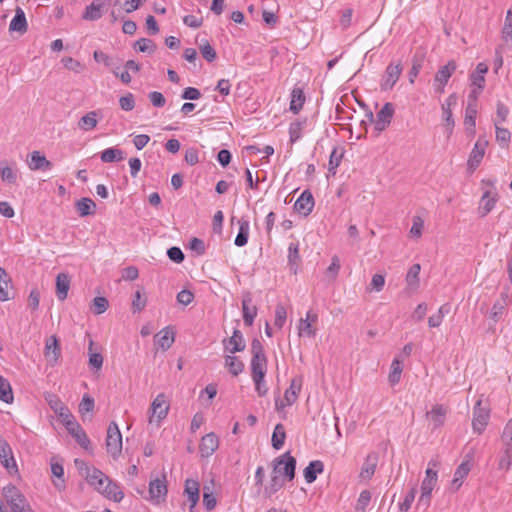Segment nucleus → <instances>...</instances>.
<instances>
[{
    "label": "nucleus",
    "mask_w": 512,
    "mask_h": 512,
    "mask_svg": "<svg viewBox=\"0 0 512 512\" xmlns=\"http://www.w3.org/2000/svg\"><path fill=\"white\" fill-rule=\"evenodd\" d=\"M251 354L252 378H265L267 372V357L262 343L256 338L251 342Z\"/></svg>",
    "instance_id": "obj_1"
},
{
    "label": "nucleus",
    "mask_w": 512,
    "mask_h": 512,
    "mask_svg": "<svg viewBox=\"0 0 512 512\" xmlns=\"http://www.w3.org/2000/svg\"><path fill=\"white\" fill-rule=\"evenodd\" d=\"M2 493L12 512H33L26 498L15 485L5 486Z\"/></svg>",
    "instance_id": "obj_2"
},
{
    "label": "nucleus",
    "mask_w": 512,
    "mask_h": 512,
    "mask_svg": "<svg viewBox=\"0 0 512 512\" xmlns=\"http://www.w3.org/2000/svg\"><path fill=\"white\" fill-rule=\"evenodd\" d=\"M296 459L290 452H285L281 456L273 460V474L282 476L288 481H292L295 477Z\"/></svg>",
    "instance_id": "obj_3"
},
{
    "label": "nucleus",
    "mask_w": 512,
    "mask_h": 512,
    "mask_svg": "<svg viewBox=\"0 0 512 512\" xmlns=\"http://www.w3.org/2000/svg\"><path fill=\"white\" fill-rule=\"evenodd\" d=\"M106 449L113 459H117L122 451V435L114 421L109 424L107 429Z\"/></svg>",
    "instance_id": "obj_4"
},
{
    "label": "nucleus",
    "mask_w": 512,
    "mask_h": 512,
    "mask_svg": "<svg viewBox=\"0 0 512 512\" xmlns=\"http://www.w3.org/2000/svg\"><path fill=\"white\" fill-rule=\"evenodd\" d=\"M393 114H394V106L392 103L387 102L383 105L381 110L376 114V119H374V115H373L372 111H368L366 113V117L369 122L374 123L376 131L382 132L390 124Z\"/></svg>",
    "instance_id": "obj_5"
},
{
    "label": "nucleus",
    "mask_w": 512,
    "mask_h": 512,
    "mask_svg": "<svg viewBox=\"0 0 512 512\" xmlns=\"http://www.w3.org/2000/svg\"><path fill=\"white\" fill-rule=\"evenodd\" d=\"M91 485L106 498L114 500L115 502H120L124 497L120 486L113 482L108 476H106V480H101V484L98 482V479H96V483H91Z\"/></svg>",
    "instance_id": "obj_6"
},
{
    "label": "nucleus",
    "mask_w": 512,
    "mask_h": 512,
    "mask_svg": "<svg viewBox=\"0 0 512 512\" xmlns=\"http://www.w3.org/2000/svg\"><path fill=\"white\" fill-rule=\"evenodd\" d=\"M457 64L454 60H450L446 65L439 68L433 80V87L436 93H443L450 77L456 71Z\"/></svg>",
    "instance_id": "obj_7"
},
{
    "label": "nucleus",
    "mask_w": 512,
    "mask_h": 512,
    "mask_svg": "<svg viewBox=\"0 0 512 512\" xmlns=\"http://www.w3.org/2000/svg\"><path fill=\"white\" fill-rule=\"evenodd\" d=\"M169 411V404L166 401V396L163 393L158 394L151 403L149 422L157 423L166 418Z\"/></svg>",
    "instance_id": "obj_8"
},
{
    "label": "nucleus",
    "mask_w": 512,
    "mask_h": 512,
    "mask_svg": "<svg viewBox=\"0 0 512 512\" xmlns=\"http://www.w3.org/2000/svg\"><path fill=\"white\" fill-rule=\"evenodd\" d=\"M403 67L401 63H390L385 70V73L380 84L382 91L392 90L402 74Z\"/></svg>",
    "instance_id": "obj_9"
},
{
    "label": "nucleus",
    "mask_w": 512,
    "mask_h": 512,
    "mask_svg": "<svg viewBox=\"0 0 512 512\" xmlns=\"http://www.w3.org/2000/svg\"><path fill=\"white\" fill-rule=\"evenodd\" d=\"M303 379L301 376L295 377L291 380L290 386L284 393V400L276 401V408L278 410L285 406H291L298 398V394L302 388Z\"/></svg>",
    "instance_id": "obj_10"
},
{
    "label": "nucleus",
    "mask_w": 512,
    "mask_h": 512,
    "mask_svg": "<svg viewBox=\"0 0 512 512\" xmlns=\"http://www.w3.org/2000/svg\"><path fill=\"white\" fill-rule=\"evenodd\" d=\"M0 462L9 474L12 475L18 472V467L13 457L12 449L2 436H0Z\"/></svg>",
    "instance_id": "obj_11"
},
{
    "label": "nucleus",
    "mask_w": 512,
    "mask_h": 512,
    "mask_svg": "<svg viewBox=\"0 0 512 512\" xmlns=\"http://www.w3.org/2000/svg\"><path fill=\"white\" fill-rule=\"evenodd\" d=\"M489 416H490L489 409L482 407L481 400H478L474 407L473 420H472L473 430L475 432H477L478 434H481L488 424Z\"/></svg>",
    "instance_id": "obj_12"
},
{
    "label": "nucleus",
    "mask_w": 512,
    "mask_h": 512,
    "mask_svg": "<svg viewBox=\"0 0 512 512\" xmlns=\"http://www.w3.org/2000/svg\"><path fill=\"white\" fill-rule=\"evenodd\" d=\"M76 468L81 473L82 476L85 477L86 481L91 485V483H96V479L101 483V480H106V475L99 469L93 467L90 468L87 463L80 459H75L74 461Z\"/></svg>",
    "instance_id": "obj_13"
},
{
    "label": "nucleus",
    "mask_w": 512,
    "mask_h": 512,
    "mask_svg": "<svg viewBox=\"0 0 512 512\" xmlns=\"http://www.w3.org/2000/svg\"><path fill=\"white\" fill-rule=\"evenodd\" d=\"M487 146H488V141L483 138H479L476 141V143L470 153L468 162H467L468 168L471 171H474L481 163V161L485 155V150H486Z\"/></svg>",
    "instance_id": "obj_14"
},
{
    "label": "nucleus",
    "mask_w": 512,
    "mask_h": 512,
    "mask_svg": "<svg viewBox=\"0 0 512 512\" xmlns=\"http://www.w3.org/2000/svg\"><path fill=\"white\" fill-rule=\"evenodd\" d=\"M149 498L157 503L164 500L167 495L166 477L163 475L162 479L156 478L149 483L148 490Z\"/></svg>",
    "instance_id": "obj_15"
},
{
    "label": "nucleus",
    "mask_w": 512,
    "mask_h": 512,
    "mask_svg": "<svg viewBox=\"0 0 512 512\" xmlns=\"http://www.w3.org/2000/svg\"><path fill=\"white\" fill-rule=\"evenodd\" d=\"M51 465V473L53 477L56 479L53 480V484L57 490L62 491L66 487V482L64 479V468L63 461L57 456H53L50 460Z\"/></svg>",
    "instance_id": "obj_16"
},
{
    "label": "nucleus",
    "mask_w": 512,
    "mask_h": 512,
    "mask_svg": "<svg viewBox=\"0 0 512 512\" xmlns=\"http://www.w3.org/2000/svg\"><path fill=\"white\" fill-rule=\"evenodd\" d=\"M457 95L455 93L451 94L445 102L442 104V113L443 120L445 122L446 129L448 134H451L455 125V121L452 114V107L457 104Z\"/></svg>",
    "instance_id": "obj_17"
},
{
    "label": "nucleus",
    "mask_w": 512,
    "mask_h": 512,
    "mask_svg": "<svg viewBox=\"0 0 512 512\" xmlns=\"http://www.w3.org/2000/svg\"><path fill=\"white\" fill-rule=\"evenodd\" d=\"M314 198L309 190H305L294 204V209L303 216H308L314 207Z\"/></svg>",
    "instance_id": "obj_18"
},
{
    "label": "nucleus",
    "mask_w": 512,
    "mask_h": 512,
    "mask_svg": "<svg viewBox=\"0 0 512 512\" xmlns=\"http://www.w3.org/2000/svg\"><path fill=\"white\" fill-rule=\"evenodd\" d=\"M44 355L51 365H55L61 355L58 339L55 335L50 336L45 343Z\"/></svg>",
    "instance_id": "obj_19"
},
{
    "label": "nucleus",
    "mask_w": 512,
    "mask_h": 512,
    "mask_svg": "<svg viewBox=\"0 0 512 512\" xmlns=\"http://www.w3.org/2000/svg\"><path fill=\"white\" fill-rule=\"evenodd\" d=\"M219 446V440L215 433L211 432L202 437L199 450L202 457L211 456Z\"/></svg>",
    "instance_id": "obj_20"
},
{
    "label": "nucleus",
    "mask_w": 512,
    "mask_h": 512,
    "mask_svg": "<svg viewBox=\"0 0 512 512\" xmlns=\"http://www.w3.org/2000/svg\"><path fill=\"white\" fill-rule=\"evenodd\" d=\"M243 321L246 326H252L257 316V307L252 305V297L248 292L243 296L242 300Z\"/></svg>",
    "instance_id": "obj_21"
},
{
    "label": "nucleus",
    "mask_w": 512,
    "mask_h": 512,
    "mask_svg": "<svg viewBox=\"0 0 512 512\" xmlns=\"http://www.w3.org/2000/svg\"><path fill=\"white\" fill-rule=\"evenodd\" d=\"M66 429L75 438V440L80 446H82L85 449L88 448L90 440L77 421L74 420L72 422L66 423Z\"/></svg>",
    "instance_id": "obj_22"
},
{
    "label": "nucleus",
    "mask_w": 512,
    "mask_h": 512,
    "mask_svg": "<svg viewBox=\"0 0 512 512\" xmlns=\"http://www.w3.org/2000/svg\"><path fill=\"white\" fill-rule=\"evenodd\" d=\"M224 345L231 354L243 351L246 345L242 332L235 329L233 335L228 340H224Z\"/></svg>",
    "instance_id": "obj_23"
},
{
    "label": "nucleus",
    "mask_w": 512,
    "mask_h": 512,
    "mask_svg": "<svg viewBox=\"0 0 512 512\" xmlns=\"http://www.w3.org/2000/svg\"><path fill=\"white\" fill-rule=\"evenodd\" d=\"M378 454L373 452L367 455L360 471V478L364 480H369L375 473L377 464H378Z\"/></svg>",
    "instance_id": "obj_24"
},
{
    "label": "nucleus",
    "mask_w": 512,
    "mask_h": 512,
    "mask_svg": "<svg viewBox=\"0 0 512 512\" xmlns=\"http://www.w3.org/2000/svg\"><path fill=\"white\" fill-rule=\"evenodd\" d=\"M446 412V409L442 405H435L426 413V417L432 423V429H437L444 424Z\"/></svg>",
    "instance_id": "obj_25"
},
{
    "label": "nucleus",
    "mask_w": 512,
    "mask_h": 512,
    "mask_svg": "<svg viewBox=\"0 0 512 512\" xmlns=\"http://www.w3.org/2000/svg\"><path fill=\"white\" fill-rule=\"evenodd\" d=\"M476 116L477 105H474L473 102L467 103V107L465 110L464 125L469 135L475 134Z\"/></svg>",
    "instance_id": "obj_26"
},
{
    "label": "nucleus",
    "mask_w": 512,
    "mask_h": 512,
    "mask_svg": "<svg viewBox=\"0 0 512 512\" xmlns=\"http://www.w3.org/2000/svg\"><path fill=\"white\" fill-rule=\"evenodd\" d=\"M11 278L6 270L0 267V301H8L13 298L10 295V289H12Z\"/></svg>",
    "instance_id": "obj_27"
},
{
    "label": "nucleus",
    "mask_w": 512,
    "mask_h": 512,
    "mask_svg": "<svg viewBox=\"0 0 512 512\" xmlns=\"http://www.w3.org/2000/svg\"><path fill=\"white\" fill-rule=\"evenodd\" d=\"M28 166L31 170H49L52 167V163L39 151H34L31 153Z\"/></svg>",
    "instance_id": "obj_28"
},
{
    "label": "nucleus",
    "mask_w": 512,
    "mask_h": 512,
    "mask_svg": "<svg viewBox=\"0 0 512 512\" xmlns=\"http://www.w3.org/2000/svg\"><path fill=\"white\" fill-rule=\"evenodd\" d=\"M70 288V277L66 273H59L56 277V295L59 300L63 301L67 298Z\"/></svg>",
    "instance_id": "obj_29"
},
{
    "label": "nucleus",
    "mask_w": 512,
    "mask_h": 512,
    "mask_svg": "<svg viewBox=\"0 0 512 512\" xmlns=\"http://www.w3.org/2000/svg\"><path fill=\"white\" fill-rule=\"evenodd\" d=\"M488 72V66L485 63H478L476 70L470 75L471 84L479 90L485 87V74Z\"/></svg>",
    "instance_id": "obj_30"
},
{
    "label": "nucleus",
    "mask_w": 512,
    "mask_h": 512,
    "mask_svg": "<svg viewBox=\"0 0 512 512\" xmlns=\"http://www.w3.org/2000/svg\"><path fill=\"white\" fill-rule=\"evenodd\" d=\"M9 30L20 33H25L27 31V21L25 13L20 7H17V9L15 10V16L10 22Z\"/></svg>",
    "instance_id": "obj_31"
},
{
    "label": "nucleus",
    "mask_w": 512,
    "mask_h": 512,
    "mask_svg": "<svg viewBox=\"0 0 512 512\" xmlns=\"http://www.w3.org/2000/svg\"><path fill=\"white\" fill-rule=\"evenodd\" d=\"M324 471V464L320 460H314L304 469V478L307 483H313L318 474Z\"/></svg>",
    "instance_id": "obj_32"
},
{
    "label": "nucleus",
    "mask_w": 512,
    "mask_h": 512,
    "mask_svg": "<svg viewBox=\"0 0 512 512\" xmlns=\"http://www.w3.org/2000/svg\"><path fill=\"white\" fill-rule=\"evenodd\" d=\"M184 493L191 502V508L195 507L199 501V482L193 479L185 481Z\"/></svg>",
    "instance_id": "obj_33"
},
{
    "label": "nucleus",
    "mask_w": 512,
    "mask_h": 512,
    "mask_svg": "<svg viewBox=\"0 0 512 512\" xmlns=\"http://www.w3.org/2000/svg\"><path fill=\"white\" fill-rule=\"evenodd\" d=\"M497 202L496 195L491 196L490 191H486L480 200V205L478 208V213L481 217H485L488 213L492 211L495 204Z\"/></svg>",
    "instance_id": "obj_34"
},
{
    "label": "nucleus",
    "mask_w": 512,
    "mask_h": 512,
    "mask_svg": "<svg viewBox=\"0 0 512 512\" xmlns=\"http://www.w3.org/2000/svg\"><path fill=\"white\" fill-rule=\"evenodd\" d=\"M425 53L423 51H416L412 58V67L409 71V82L411 84L414 83L415 78L418 76L424 62Z\"/></svg>",
    "instance_id": "obj_35"
},
{
    "label": "nucleus",
    "mask_w": 512,
    "mask_h": 512,
    "mask_svg": "<svg viewBox=\"0 0 512 512\" xmlns=\"http://www.w3.org/2000/svg\"><path fill=\"white\" fill-rule=\"evenodd\" d=\"M156 342L162 350H168L174 342V332L169 327L161 330L156 336Z\"/></svg>",
    "instance_id": "obj_36"
},
{
    "label": "nucleus",
    "mask_w": 512,
    "mask_h": 512,
    "mask_svg": "<svg viewBox=\"0 0 512 512\" xmlns=\"http://www.w3.org/2000/svg\"><path fill=\"white\" fill-rule=\"evenodd\" d=\"M98 111H90L78 121V127L83 131H90L98 124Z\"/></svg>",
    "instance_id": "obj_37"
},
{
    "label": "nucleus",
    "mask_w": 512,
    "mask_h": 512,
    "mask_svg": "<svg viewBox=\"0 0 512 512\" xmlns=\"http://www.w3.org/2000/svg\"><path fill=\"white\" fill-rule=\"evenodd\" d=\"M305 95L301 88L295 87L291 92L290 110L297 114L303 107Z\"/></svg>",
    "instance_id": "obj_38"
},
{
    "label": "nucleus",
    "mask_w": 512,
    "mask_h": 512,
    "mask_svg": "<svg viewBox=\"0 0 512 512\" xmlns=\"http://www.w3.org/2000/svg\"><path fill=\"white\" fill-rule=\"evenodd\" d=\"M316 320L317 315H311L310 312H308L306 319L300 320L299 334L306 335L308 337H315L316 330L312 328L311 322H315Z\"/></svg>",
    "instance_id": "obj_39"
},
{
    "label": "nucleus",
    "mask_w": 512,
    "mask_h": 512,
    "mask_svg": "<svg viewBox=\"0 0 512 512\" xmlns=\"http://www.w3.org/2000/svg\"><path fill=\"white\" fill-rule=\"evenodd\" d=\"M471 467L468 461L462 462L454 473L452 486L457 490L462 485V480L468 475Z\"/></svg>",
    "instance_id": "obj_40"
},
{
    "label": "nucleus",
    "mask_w": 512,
    "mask_h": 512,
    "mask_svg": "<svg viewBox=\"0 0 512 512\" xmlns=\"http://www.w3.org/2000/svg\"><path fill=\"white\" fill-rule=\"evenodd\" d=\"M249 229V222L247 220L241 219L239 221V231L234 241L236 246L243 247L247 244L249 237Z\"/></svg>",
    "instance_id": "obj_41"
},
{
    "label": "nucleus",
    "mask_w": 512,
    "mask_h": 512,
    "mask_svg": "<svg viewBox=\"0 0 512 512\" xmlns=\"http://www.w3.org/2000/svg\"><path fill=\"white\" fill-rule=\"evenodd\" d=\"M76 208L80 216H88L95 213L96 204L90 198H82L76 203Z\"/></svg>",
    "instance_id": "obj_42"
},
{
    "label": "nucleus",
    "mask_w": 512,
    "mask_h": 512,
    "mask_svg": "<svg viewBox=\"0 0 512 512\" xmlns=\"http://www.w3.org/2000/svg\"><path fill=\"white\" fill-rule=\"evenodd\" d=\"M285 438H286L285 428H284L283 424L279 423L275 426L273 434H272V438H271L272 447L276 450L281 449L282 446L284 445Z\"/></svg>",
    "instance_id": "obj_43"
},
{
    "label": "nucleus",
    "mask_w": 512,
    "mask_h": 512,
    "mask_svg": "<svg viewBox=\"0 0 512 512\" xmlns=\"http://www.w3.org/2000/svg\"><path fill=\"white\" fill-rule=\"evenodd\" d=\"M123 159V151L117 148H108L101 153V161L104 163L119 162Z\"/></svg>",
    "instance_id": "obj_44"
},
{
    "label": "nucleus",
    "mask_w": 512,
    "mask_h": 512,
    "mask_svg": "<svg viewBox=\"0 0 512 512\" xmlns=\"http://www.w3.org/2000/svg\"><path fill=\"white\" fill-rule=\"evenodd\" d=\"M0 400L10 404L14 400L13 392L9 381L0 375Z\"/></svg>",
    "instance_id": "obj_45"
},
{
    "label": "nucleus",
    "mask_w": 512,
    "mask_h": 512,
    "mask_svg": "<svg viewBox=\"0 0 512 512\" xmlns=\"http://www.w3.org/2000/svg\"><path fill=\"white\" fill-rule=\"evenodd\" d=\"M300 260L299 255V244L298 243H290L288 247V262L290 265V270L296 274L297 272V264Z\"/></svg>",
    "instance_id": "obj_46"
},
{
    "label": "nucleus",
    "mask_w": 512,
    "mask_h": 512,
    "mask_svg": "<svg viewBox=\"0 0 512 512\" xmlns=\"http://www.w3.org/2000/svg\"><path fill=\"white\" fill-rule=\"evenodd\" d=\"M225 366L228 368L229 372L237 376L244 369V363L239 360L236 356L228 355L225 357Z\"/></svg>",
    "instance_id": "obj_47"
},
{
    "label": "nucleus",
    "mask_w": 512,
    "mask_h": 512,
    "mask_svg": "<svg viewBox=\"0 0 512 512\" xmlns=\"http://www.w3.org/2000/svg\"><path fill=\"white\" fill-rule=\"evenodd\" d=\"M133 48L139 52L153 54L156 50V45L151 39L140 38L134 43Z\"/></svg>",
    "instance_id": "obj_48"
},
{
    "label": "nucleus",
    "mask_w": 512,
    "mask_h": 512,
    "mask_svg": "<svg viewBox=\"0 0 512 512\" xmlns=\"http://www.w3.org/2000/svg\"><path fill=\"white\" fill-rule=\"evenodd\" d=\"M101 9V7L97 6L92 2L85 8L82 18L88 21H96L102 17Z\"/></svg>",
    "instance_id": "obj_49"
},
{
    "label": "nucleus",
    "mask_w": 512,
    "mask_h": 512,
    "mask_svg": "<svg viewBox=\"0 0 512 512\" xmlns=\"http://www.w3.org/2000/svg\"><path fill=\"white\" fill-rule=\"evenodd\" d=\"M501 441L505 450L512 451V418L506 423L503 429Z\"/></svg>",
    "instance_id": "obj_50"
},
{
    "label": "nucleus",
    "mask_w": 512,
    "mask_h": 512,
    "mask_svg": "<svg viewBox=\"0 0 512 512\" xmlns=\"http://www.w3.org/2000/svg\"><path fill=\"white\" fill-rule=\"evenodd\" d=\"M402 373V363L398 359H394L391 364V371L389 373V382L392 385L397 384L400 381Z\"/></svg>",
    "instance_id": "obj_51"
},
{
    "label": "nucleus",
    "mask_w": 512,
    "mask_h": 512,
    "mask_svg": "<svg viewBox=\"0 0 512 512\" xmlns=\"http://www.w3.org/2000/svg\"><path fill=\"white\" fill-rule=\"evenodd\" d=\"M147 303V298L145 297L144 293L141 290H137L134 294L133 300H132V310L133 312H140L142 311Z\"/></svg>",
    "instance_id": "obj_52"
},
{
    "label": "nucleus",
    "mask_w": 512,
    "mask_h": 512,
    "mask_svg": "<svg viewBox=\"0 0 512 512\" xmlns=\"http://www.w3.org/2000/svg\"><path fill=\"white\" fill-rule=\"evenodd\" d=\"M496 140L504 146H507L511 139V133L508 129L499 126V122H495Z\"/></svg>",
    "instance_id": "obj_53"
},
{
    "label": "nucleus",
    "mask_w": 512,
    "mask_h": 512,
    "mask_svg": "<svg viewBox=\"0 0 512 512\" xmlns=\"http://www.w3.org/2000/svg\"><path fill=\"white\" fill-rule=\"evenodd\" d=\"M371 501V493L368 490H363L359 498L357 500L356 506H355V512H365L367 506L369 505Z\"/></svg>",
    "instance_id": "obj_54"
},
{
    "label": "nucleus",
    "mask_w": 512,
    "mask_h": 512,
    "mask_svg": "<svg viewBox=\"0 0 512 512\" xmlns=\"http://www.w3.org/2000/svg\"><path fill=\"white\" fill-rule=\"evenodd\" d=\"M420 270H421V266L418 263L413 264L409 268L408 273L406 275V281L409 286H413V285L417 286L418 285Z\"/></svg>",
    "instance_id": "obj_55"
},
{
    "label": "nucleus",
    "mask_w": 512,
    "mask_h": 512,
    "mask_svg": "<svg viewBox=\"0 0 512 512\" xmlns=\"http://www.w3.org/2000/svg\"><path fill=\"white\" fill-rule=\"evenodd\" d=\"M0 175L1 179L9 184H14L17 181L16 172L13 171L12 168L4 166L3 162L0 163Z\"/></svg>",
    "instance_id": "obj_56"
},
{
    "label": "nucleus",
    "mask_w": 512,
    "mask_h": 512,
    "mask_svg": "<svg viewBox=\"0 0 512 512\" xmlns=\"http://www.w3.org/2000/svg\"><path fill=\"white\" fill-rule=\"evenodd\" d=\"M62 63L66 69L75 73H81L85 68L82 63L72 57H64Z\"/></svg>",
    "instance_id": "obj_57"
},
{
    "label": "nucleus",
    "mask_w": 512,
    "mask_h": 512,
    "mask_svg": "<svg viewBox=\"0 0 512 512\" xmlns=\"http://www.w3.org/2000/svg\"><path fill=\"white\" fill-rule=\"evenodd\" d=\"M343 157V152L338 153V149L334 148L329 157V172L333 175L336 173V169L339 167L341 163V159Z\"/></svg>",
    "instance_id": "obj_58"
},
{
    "label": "nucleus",
    "mask_w": 512,
    "mask_h": 512,
    "mask_svg": "<svg viewBox=\"0 0 512 512\" xmlns=\"http://www.w3.org/2000/svg\"><path fill=\"white\" fill-rule=\"evenodd\" d=\"M199 50L203 58L208 62H213L217 57L215 49L209 44L208 41H205L203 44H201Z\"/></svg>",
    "instance_id": "obj_59"
},
{
    "label": "nucleus",
    "mask_w": 512,
    "mask_h": 512,
    "mask_svg": "<svg viewBox=\"0 0 512 512\" xmlns=\"http://www.w3.org/2000/svg\"><path fill=\"white\" fill-rule=\"evenodd\" d=\"M304 122L295 121L289 126V136L291 143H295L302 136L301 131L303 129Z\"/></svg>",
    "instance_id": "obj_60"
},
{
    "label": "nucleus",
    "mask_w": 512,
    "mask_h": 512,
    "mask_svg": "<svg viewBox=\"0 0 512 512\" xmlns=\"http://www.w3.org/2000/svg\"><path fill=\"white\" fill-rule=\"evenodd\" d=\"M52 408L57 413L65 427L66 423L74 421V417L67 407L60 405L59 407L52 406Z\"/></svg>",
    "instance_id": "obj_61"
},
{
    "label": "nucleus",
    "mask_w": 512,
    "mask_h": 512,
    "mask_svg": "<svg viewBox=\"0 0 512 512\" xmlns=\"http://www.w3.org/2000/svg\"><path fill=\"white\" fill-rule=\"evenodd\" d=\"M287 317L286 308L282 304H278L275 309V326L282 328Z\"/></svg>",
    "instance_id": "obj_62"
},
{
    "label": "nucleus",
    "mask_w": 512,
    "mask_h": 512,
    "mask_svg": "<svg viewBox=\"0 0 512 512\" xmlns=\"http://www.w3.org/2000/svg\"><path fill=\"white\" fill-rule=\"evenodd\" d=\"M512 466V451L503 450V454L501 455L498 468L501 470L508 471Z\"/></svg>",
    "instance_id": "obj_63"
},
{
    "label": "nucleus",
    "mask_w": 512,
    "mask_h": 512,
    "mask_svg": "<svg viewBox=\"0 0 512 512\" xmlns=\"http://www.w3.org/2000/svg\"><path fill=\"white\" fill-rule=\"evenodd\" d=\"M109 306V302L105 297H95L93 299L94 313L99 315L104 313Z\"/></svg>",
    "instance_id": "obj_64"
}]
</instances>
